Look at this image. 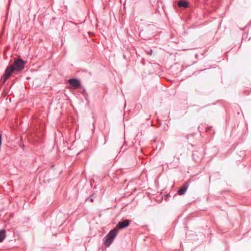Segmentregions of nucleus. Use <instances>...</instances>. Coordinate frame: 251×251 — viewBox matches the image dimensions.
I'll return each mask as SVG.
<instances>
[{"label":"nucleus","instance_id":"3","mask_svg":"<svg viewBox=\"0 0 251 251\" xmlns=\"http://www.w3.org/2000/svg\"><path fill=\"white\" fill-rule=\"evenodd\" d=\"M25 64V62L19 58L16 59L14 61L13 65L12 66H14L15 71L19 72L22 71L24 68Z\"/></svg>","mask_w":251,"mask_h":251},{"label":"nucleus","instance_id":"7","mask_svg":"<svg viewBox=\"0 0 251 251\" xmlns=\"http://www.w3.org/2000/svg\"><path fill=\"white\" fill-rule=\"evenodd\" d=\"M177 5L179 7L187 8L188 7V2L183 0H180L178 1Z\"/></svg>","mask_w":251,"mask_h":251},{"label":"nucleus","instance_id":"2","mask_svg":"<svg viewBox=\"0 0 251 251\" xmlns=\"http://www.w3.org/2000/svg\"><path fill=\"white\" fill-rule=\"evenodd\" d=\"M14 66H8L4 72V74L1 77V81L2 83H4L7 79L10 76L12 72L14 71Z\"/></svg>","mask_w":251,"mask_h":251},{"label":"nucleus","instance_id":"5","mask_svg":"<svg viewBox=\"0 0 251 251\" xmlns=\"http://www.w3.org/2000/svg\"><path fill=\"white\" fill-rule=\"evenodd\" d=\"M130 221L129 220H125L122 221L117 225V227L120 229L124 228L127 226H128L129 225Z\"/></svg>","mask_w":251,"mask_h":251},{"label":"nucleus","instance_id":"6","mask_svg":"<svg viewBox=\"0 0 251 251\" xmlns=\"http://www.w3.org/2000/svg\"><path fill=\"white\" fill-rule=\"evenodd\" d=\"M188 185L187 183H185L183 186L179 189V190L177 191V194L180 196L184 195L186 193L188 189Z\"/></svg>","mask_w":251,"mask_h":251},{"label":"nucleus","instance_id":"4","mask_svg":"<svg viewBox=\"0 0 251 251\" xmlns=\"http://www.w3.org/2000/svg\"><path fill=\"white\" fill-rule=\"evenodd\" d=\"M68 82L71 85V88L73 89H76L80 85V81L77 79H70L68 80Z\"/></svg>","mask_w":251,"mask_h":251},{"label":"nucleus","instance_id":"1","mask_svg":"<svg viewBox=\"0 0 251 251\" xmlns=\"http://www.w3.org/2000/svg\"><path fill=\"white\" fill-rule=\"evenodd\" d=\"M118 232L117 228H114L110 230L109 232L105 236L104 240V244L106 247H109L110 244L113 242L114 239L116 236Z\"/></svg>","mask_w":251,"mask_h":251},{"label":"nucleus","instance_id":"8","mask_svg":"<svg viewBox=\"0 0 251 251\" xmlns=\"http://www.w3.org/2000/svg\"><path fill=\"white\" fill-rule=\"evenodd\" d=\"M6 237V231L4 229L0 230V243L2 242Z\"/></svg>","mask_w":251,"mask_h":251}]
</instances>
